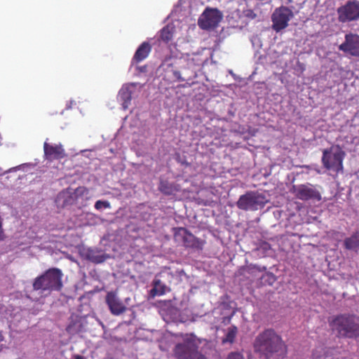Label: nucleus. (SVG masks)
<instances>
[{
	"mask_svg": "<svg viewBox=\"0 0 359 359\" xmlns=\"http://www.w3.org/2000/svg\"><path fill=\"white\" fill-rule=\"evenodd\" d=\"M254 351L265 359H280L287 354V346L282 337L272 328L259 332L253 342Z\"/></svg>",
	"mask_w": 359,
	"mask_h": 359,
	"instance_id": "obj_1",
	"label": "nucleus"
},
{
	"mask_svg": "<svg viewBox=\"0 0 359 359\" xmlns=\"http://www.w3.org/2000/svg\"><path fill=\"white\" fill-rule=\"evenodd\" d=\"M329 323L339 336L348 338L359 337V318L355 315H338L330 320Z\"/></svg>",
	"mask_w": 359,
	"mask_h": 359,
	"instance_id": "obj_2",
	"label": "nucleus"
},
{
	"mask_svg": "<svg viewBox=\"0 0 359 359\" xmlns=\"http://www.w3.org/2000/svg\"><path fill=\"white\" fill-rule=\"evenodd\" d=\"M62 277L63 273L60 269L50 268L34 278L33 289L48 292L60 291L63 286Z\"/></svg>",
	"mask_w": 359,
	"mask_h": 359,
	"instance_id": "obj_3",
	"label": "nucleus"
},
{
	"mask_svg": "<svg viewBox=\"0 0 359 359\" xmlns=\"http://www.w3.org/2000/svg\"><path fill=\"white\" fill-rule=\"evenodd\" d=\"M200 339L192 334H186L183 337V341L175 345L173 353L177 359H202V354L198 352V348Z\"/></svg>",
	"mask_w": 359,
	"mask_h": 359,
	"instance_id": "obj_4",
	"label": "nucleus"
},
{
	"mask_svg": "<svg viewBox=\"0 0 359 359\" xmlns=\"http://www.w3.org/2000/svg\"><path fill=\"white\" fill-rule=\"evenodd\" d=\"M344 157L345 152L339 147L334 151L332 148L325 149L323 151L322 163L325 169L338 175L343 172Z\"/></svg>",
	"mask_w": 359,
	"mask_h": 359,
	"instance_id": "obj_5",
	"label": "nucleus"
},
{
	"mask_svg": "<svg viewBox=\"0 0 359 359\" xmlns=\"http://www.w3.org/2000/svg\"><path fill=\"white\" fill-rule=\"evenodd\" d=\"M266 203L265 196L255 191H248L241 195L236 203L237 207L243 210H257L263 208Z\"/></svg>",
	"mask_w": 359,
	"mask_h": 359,
	"instance_id": "obj_6",
	"label": "nucleus"
},
{
	"mask_svg": "<svg viewBox=\"0 0 359 359\" xmlns=\"http://www.w3.org/2000/svg\"><path fill=\"white\" fill-rule=\"evenodd\" d=\"M338 20L341 23L359 20V1H348L344 6L337 10Z\"/></svg>",
	"mask_w": 359,
	"mask_h": 359,
	"instance_id": "obj_7",
	"label": "nucleus"
},
{
	"mask_svg": "<svg viewBox=\"0 0 359 359\" xmlns=\"http://www.w3.org/2000/svg\"><path fill=\"white\" fill-rule=\"evenodd\" d=\"M292 10L285 6L277 8L271 15L272 29L279 32L288 26L289 21L292 18Z\"/></svg>",
	"mask_w": 359,
	"mask_h": 359,
	"instance_id": "obj_8",
	"label": "nucleus"
},
{
	"mask_svg": "<svg viewBox=\"0 0 359 359\" xmlns=\"http://www.w3.org/2000/svg\"><path fill=\"white\" fill-rule=\"evenodd\" d=\"M291 193L302 201L316 200L320 201V193L311 184L293 185Z\"/></svg>",
	"mask_w": 359,
	"mask_h": 359,
	"instance_id": "obj_9",
	"label": "nucleus"
},
{
	"mask_svg": "<svg viewBox=\"0 0 359 359\" xmlns=\"http://www.w3.org/2000/svg\"><path fill=\"white\" fill-rule=\"evenodd\" d=\"M174 240L180 245L186 248H195L198 245L196 237L189 233L185 228L177 227L173 229Z\"/></svg>",
	"mask_w": 359,
	"mask_h": 359,
	"instance_id": "obj_10",
	"label": "nucleus"
},
{
	"mask_svg": "<svg viewBox=\"0 0 359 359\" xmlns=\"http://www.w3.org/2000/svg\"><path fill=\"white\" fill-rule=\"evenodd\" d=\"M339 49L352 56L359 57V35L352 33L346 34L345 41L339 46Z\"/></svg>",
	"mask_w": 359,
	"mask_h": 359,
	"instance_id": "obj_11",
	"label": "nucleus"
},
{
	"mask_svg": "<svg viewBox=\"0 0 359 359\" xmlns=\"http://www.w3.org/2000/svg\"><path fill=\"white\" fill-rule=\"evenodd\" d=\"M222 18L223 14L219 10L207 7L203 11V29L217 27Z\"/></svg>",
	"mask_w": 359,
	"mask_h": 359,
	"instance_id": "obj_12",
	"label": "nucleus"
},
{
	"mask_svg": "<svg viewBox=\"0 0 359 359\" xmlns=\"http://www.w3.org/2000/svg\"><path fill=\"white\" fill-rule=\"evenodd\" d=\"M130 298H125V302H123L117 296V293H107L106 297V302L109 308L111 313L114 315L118 316L126 310V305L128 304Z\"/></svg>",
	"mask_w": 359,
	"mask_h": 359,
	"instance_id": "obj_13",
	"label": "nucleus"
},
{
	"mask_svg": "<svg viewBox=\"0 0 359 359\" xmlns=\"http://www.w3.org/2000/svg\"><path fill=\"white\" fill-rule=\"evenodd\" d=\"M43 151L45 158L48 161L54 160H60L67 155L62 144H49L46 142L43 143Z\"/></svg>",
	"mask_w": 359,
	"mask_h": 359,
	"instance_id": "obj_14",
	"label": "nucleus"
},
{
	"mask_svg": "<svg viewBox=\"0 0 359 359\" xmlns=\"http://www.w3.org/2000/svg\"><path fill=\"white\" fill-rule=\"evenodd\" d=\"M266 269V268L265 266L261 267L257 265L250 264L241 267L238 273L250 280H253L257 278H259V274Z\"/></svg>",
	"mask_w": 359,
	"mask_h": 359,
	"instance_id": "obj_15",
	"label": "nucleus"
},
{
	"mask_svg": "<svg viewBox=\"0 0 359 359\" xmlns=\"http://www.w3.org/2000/svg\"><path fill=\"white\" fill-rule=\"evenodd\" d=\"M151 46L147 41L142 42L136 50L133 58V64H138L144 60L151 51Z\"/></svg>",
	"mask_w": 359,
	"mask_h": 359,
	"instance_id": "obj_16",
	"label": "nucleus"
},
{
	"mask_svg": "<svg viewBox=\"0 0 359 359\" xmlns=\"http://www.w3.org/2000/svg\"><path fill=\"white\" fill-rule=\"evenodd\" d=\"M158 190L166 196H170L179 191L178 187L167 180H161L158 185Z\"/></svg>",
	"mask_w": 359,
	"mask_h": 359,
	"instance_id": "obj_17",
	"label": "nucleus"
},
{
	"mask_svg": "<svg viewBox=\"0 0 359 359\" xmlns=\"http://www.w3.org/2000/svg\"><path fill=\"white\" fill-rule=\"evenodd\" d=\"M175 32V27L173 24H168L163 27L160 32V39L165 43L170 42Z\"/></svg>",
	"mask_w": 359,
	"mask_h": 359,
	"instance_id": "obj_18",
	"label": "nucleus"
},
{
	"mask_svg": "<svg viewBox=\"0 0 359 359\" xmlns=\"http://www.w3.org/2000/svg\"><path fill=\"white\" fill-rule=\"evenodd\" d=\"M344 245L347 250H355L359 248V232H355L350 237L345 238Z\"/></svg>",
	"mask_w": 359,
	"mask_h": 359,
	"instance_id": "obj_19",
	"label": "nucleus"
},
{
	"mask_svg": "<svg viewBox=\"0 0 359 359\" xmlns=\"http://www.w3.org/2000/svg\"><path fill=\"white\" fill-rule=\"evenodd\" d=\"M162 278L163 276L161 274L155 276L152 283L153 288L149 292H166L168 286Z\"/></svg>",
	"mask_w": 359,
	"mask_h": 359,
	"instance_id": "obj_20",
	"label": "nucleus"
},
{
	"mask_svg": "<svg viewBox=\"0 0 359 359\" xmlns=\"http://www.w3.org/2000/svg\"><path fill=\"white\" fill-rule=\"evenodd\" d=\"M120 100L123 109H127L132 100V93L128 88H122L119 92Z\"/></svg>",
	"mask_w": 359,
	"mask_h": 359,
	"instance_id": "obj_21",
	"label": "nucleus"
},
{
	"mask_svg": "<svg viewBox=\"0 0 359 359\" xmlns=\"http://www.w3.org/2000/svg\"><path fill=\"white\" fill-rule=\"evenodd\" d=\"M238 334V328L235 325H231L226 330L225 337L222 339L223 343H233Z\"/></svg>",
	"mask_w": 359,
	"mask_h": 359,
	"instance_id": "obj_22",
	"label": "nucleus"
},
{
	"mask_svg": "<svg viewBox=\"0 0 359 359\" xmlns=\"http://www.w3.org/2000/svg\"><path fill=\"white\" fill-rule=\"evenodd\" d=\"M259 279L262 285H272L276 281V276L271 272H266L260 276Z\"/></svg>",
	"mask_w": 359,
	"mask_h": 359,
	"instance_id": "obj_23",
	"label": "nucleus"
},
{
	"mask_svg": "<svg viewBox=\"0 0 359 359\" xmlns=\"http://www.w3.org/2000/svg\"><path fill=\"white\" fill-rule=\"evenodd\" d=\"M329 349L323 346L317 347L313 350L312 353V359H326Z\"/></svg>",
	"mask_w": 359,
	"mask_h": 359,
	"instance_id": "obj_24",
	"label": "nucleus"
},
{
	"mask_svg": "<svg viewBox=\"0 0 359 359\" xmlns=\"http://www.w3.org/2000/svg\"><path fill=\"white\" fill-rule=\"evenodd\" d=\"M228 306L230 308L229 313L226 316H224L222 318V323H224L225 325L229 324L230 323L232 316L236 313V310H235L236 303L235 302H230L229 304H228Z\"/></svg>",
	"mask_w": 359,
	"mask_h": 359,
	"instance_id": "obj_25",
	"label": "nucleus"
},
{
	"mask_svg": "<svg viewBox=\"0 0 359 359\" xmlns=\"http://www.w3.org/2000/svg\"><path fill=\"white\" fill-rule=\"evenodd\" d=\"M58 198L64 199L63 205L71 204L74 201L72 197L69 196V194L67 192H61L59 194Z\"/></svg>",
	"mask_w": 359,
	"mask_h": 359,
	"instance_id": "obj_26",
	"label": "nucleus"
},
{
	"mask_svg": "<svg viewBox=\"0 0 359 359\" xmlns=\"http://www.w3.org/2000/svg\"><path fill=\"white\" fill-rule=\"evenodd\" d=\"M102 208H110V203L107 201H97L95 203V208L97 210H100Z\"/></svg>",
	"mask_w": 359,
	"mask_h": 359,
	"instance_id": "obj_27",
	"label": "nucleus"
},
{
	"mask_svg": "<svg viewBox=\"0 0 359 359\" xmlns=\"http://www.w3.org/2000/svg\"><path fill=\"white\" fill-rule=\"evenodd\" d=\"M107 257L104 255L90 257L89 259L94 263L98 264L105 261Z\"/></svg>",
	"mask_w": 359,
	"mask_h": 359,
	"instance_id": "obj_28",
	"label": "nucleus"
},
{
	"mask_svg": "<svg viewBox=\"0 0 359 359\" xmlns=\"http://www.w3.org/2000/svg\"><path fill=\"white\" fill-rule=\"evenodd\" d=\"M226 359H244V357L238 352H231L228 355Z\"/></svg>",
	"mask_w": 359,
	"mask_h": 359,
	"instance_id": "obj_29",
	"label": "nucleus"
},
{
	"mask_svg": "<svg viewBox=\"0 0 359 359\" xmlns=\"http://www.w3.org/2000/svg\"><path fill=\"white\" fill-rule=\"evenodd\" d=\"M175 78L178 81H183L184 79L181 77L180 72L177 71H175L173 72Z\"/></svg>",
	"mask_w": 359,
	"mask_h": 359,
	"instance_id": "obj_30",
	"label": "nucleus"
},
{
	"mask_svg": "<svg viewBox=\"0 0 359 359\" xmlns=\"http://www.w3.org/2000/svg\"><path fill=\"white\" fill-rule=\"evenodd\" d=\"M4 238V233H3V230H2V224H1V222L0 221V241L3 240Z\"/></svg>",
	"mask_w": 359,
	"mask_h": 359,
	"instance_id": "obj_31",
	"label": "nucleus"
},
{
	"mask_svg": "<svg viewBox=\"0 0 359 359\" xmlns=\"http://www.w3.org/2000/svg\"><path fill=\"white\" fill-rule=\"evenodd\" d=\"M197 23H198V27L202 29V24H203L202 15L201 16H199Z\"/></svg>",
	"mask_w": 359,
	"mask_h": 359,
	"instance_id": "obj_32",
	"label": "nucleus"
},
{
	"mask_svg": "<svg viewBox=\"0 0 359 359\" xmlns=\"http://www.w3.org/2000/svg\"><path fill=\"white\" fill-rule=\"evenodd\" d=\"M74 359H86L85 357L82 356V355H75L74 356Z\"/></svg>",
	"mask_w": 359,
	"mask_h": 359,
	"instance_id": "obj_33",
	"label": "nucleus"
},
{
	"mask_svg": "<svg viewBox=\"0 0 359 359\" xmlns=\"http://www.w3.org/2000/svg\"><path fill=\"white\" fill-rule=\"evenodd\" d=\"M150 294H151V297H150L154 298L156 295L163 294L164 293H156V292H154V293H150Z\"/></svg>",
	"mask_w": 359,
	"mask_h": 359,
	"instance_id": "obj_34",
	"label": "nucleus"
},
{
	"mask_svg": "<svg viewBox=\"0 0 359 359\" xmlns=\"http://www.w3.org/2000/svg\"><path fill=\"white\" fill-rule=\"evenodd\" d=\"M145 69H146V67H141V68H140V70H141L142 72H144V71L145 70Z\"/></svg>",
	"mask_w": 359,
	"mask_h": 359,
	"instance_id": "obj_35",
	"label": "nucleus"
},
{
	"mask_svg": "<svg viewBox=\"0 0 359 359\" xmlns=\"http://www.w3.org/2000/svg\"><path fill=\"white\" fill-rule=\"evenodd\" d=\"M294 0H287V4H291L293 2Z\"/></svg>",
	"mask_w": 359,
	"mask_h": 359,
	"instance_id": "obj_36",
	"label": "nucleus"
},
{
	"mask_svg": "<svg viewBox=\"0 0 359 359\" xmlns=\"http://www.w3.org/2000/svg\"><path fill=\"white\" fill-rule=\"evenodd\" d=\"M3 174H4V173H3V172H2V170H1V168H0V175H3Z\"/></svg>",
	"mask_w": 359,
	"mask_h": 359,
	"instance_id": "obj_37",
	"label": "nucleus"
},
{
	"mask_svg": "<svg viewBox=\"0 0 359 359\" xmlns=\"http://www.w3.org/2000/svg\"><path fill=\"white\" fill-rule=\"evenodd\" d=\"M17 359H25V358H23V357H20V358H17Z\"/></svg>",
	"mask_w": 359,
	"mask_h": 359,
	"instance_id": "obj_38",
	"label": "nucleus"
}]
</instances>
